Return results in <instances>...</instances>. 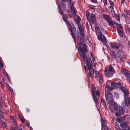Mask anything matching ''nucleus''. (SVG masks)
<instances>
[{
    "mask_svg": "<svg viewBox=\"0 0 130 130\" xmlns=\"http://www.w3.org/2000/svg\"><path fill=\"white\" fill-rule=\"evenodd\" d=\"M69 17V15L67 14H65L63 15L62 16L63 19L65 22L67 24H68V27H69L70 28V32L71 35L73 38L74 39L75 43H76L75 41L76 37L75 35V34L76 32V30L74 26L72 23H69L67 20V18Z\"/></svg>",
    "mask_w": 130,
    "mask_h": 130,
    "instance_id": "obj_1",
    "label": "nucleus"
},
{
    "mask_svg": "<svg viewBox=\"0 0 130 130\" xmlns=\"http://www.w3.org/2000/svg\"><path fill=\"white\" fill-rule=\"evenodd\" d=\"M78 49L81 57L83 59L85 58L86 60L87 57L85 55V53L88 51L86 45L85 44H83L82 42H80L79 44Z\"/></svg>",
    "mask_w": 130,
    "mask_h": 130,
    "instance_id": "obj_2",
    "label": "nucleus"
},
{
    "mask_svg": "<svg viewBox=\"0 0 130 130\" xmlns=\"http://www.w3.org/2000/svg\"><path fill=\"white\" fill-rule=\"evenodd\" d=\"M104 72L105 76L108 77H110L113 75L115 73V71L112 67L109 66L105 68Z\"/></svg>",
    "mask_w": 130,
    "mask_h": 130,
    "instance_id": "obj_3",
    "label": "nucleus"
},
{
    "mask_svg": "<svg viewBox=\"0 0 130 130\" xmlns=\"http://www.w3.org/2000/svg\"><path fill=\"white\" fill-rule=\"evenodd\" d=\"M86 15L87 19L90 24L95 23L96 19L95 14L91 13V14L89 12H87Z\"/></svg>",
    "mask_w": 130,
    "mask_h": 130,
    "instance_id": "obj_4",
    "label": "nucleus"
},
{
    "mask_svg": "<svg viewBox=\"0 0 130 130\" xmlns=\"http://www.w3.org/2000/svg\"><path fill=\"white\" fill-rule=\"evenodd\" d=\"M105 99L107 100L110 104L113 105L114 104L113 97L112 94L110 92L105 93Z\"/></svg>",
    "mask_w": 130,
    "mask_h": 130,
    "instance_id": "obj_5",
    "label": "nucleus"
},
{
    "mask_svg": "<svg viewBox=\"0 0 130 130\" xmlns=\"http://www.w3.org/2000/svg\"><path fill=\"white\" fill-rule=\"evenodd\" d=\"M95 77L98 81L100 83H102L103 82V78L101 74L97 71H95Z\"/></svg>",
    "mask_w": 130,
    "mask_h": 130,
    "instance_id": "obj_6",
    "label": "nucleus"
},
{
    "mask_svg": "<svg viewBox=\"0 0 130 130\" xmlns=\"http://www.w3.org/2000/svg\"><path fill=\"white\" fill-rule=\"evenodd\" d=\"M129 122L128 121H124L121 122L120 124V126L122 129L127 130V129L130 126L128 125Z\"/></svg>",
    "mask_w": 130,
    "mask_h": 130,
    "instance_id": "obj_7",
    "label": "nucleus"
},
{
    "mask_svg": "<svg viewBox=\"0 0 130 130\" xmlns=\"http://www.w3.org/2000/svg\"><path fill=\"white\" fill-rule=\"evenodd\" d=\"M121 73L127 77L130 76V71L126 69L122 68L121 69Z\"/></svg>",
    "mask_w": 130,
    "mask_h": 130,
    "instance_id": "obj_8",
    "label": "nucleus"
},
{
    "mask_svg": "<svg viewBox=\"0 0 130 130\" xmlns=\"http://www.w3.org/2000/svg\"><path fill=\"white\" fill-rule=\"evenodd\" d=\"M98 39L103 43H106V39L105 36L101 32H100L98 36Z\"/></svg>",
    "mask_w": 130,
    "mask_h": 130,
    "instance_id": "obj_9",
    "label": "nucleus"
},
{
    "mask_svg": "<svg viewBox=\"0 0 130 130\" xmlns=\"http://www.w3.org/2000/svg\"><path fill=\"white\" fill-rule=\"evenodd\" d=\"M125 55V53L122 51H119L117 54V56L120 60H121L122 58Z\"/></svg>",
    "mask_w": 130,
    "mask_h": 130,
    "instance_id": "obj_10",
    "label": "nucleus"
},
{
    "mask_svg": "<svg viewBox=\"0 0 130 130\" xmlns=\"http://www.w3.org/2000/svg\"><path fill=\"white\" fill-rule=\"evenodd\" d=\"M69 8L71 10V12L73 15H76V11L74 8V4L73 3L70 2V3Z\"/></svg>",
    "mask_w": 130,
    "mask_h": 130,
    "instance_id": "obj_11",
    "label": "nucleus"
},
{
    "mask_svg": "<svg viewBox=\"0 0 130 130\" xmlns=\"http://www.w3.org/2000/svg\"><path fill=\"white\" fill-rule=\"evenodd\" d=\"M86 59H87L86 60L85 58L83 59L84 60L85 63L88 66L89 70H93V68L92 65L93 64L92 63V62H90L88 61V59L87 57L86 58Z\"/></svg>",
    "mask_w": 130,
    "mask_h": 130,
    "instance_id": "obj_12",
    "label": "nucleus"
},
{
    "mask_svg": "<svg viewBox=\"0 0 130 130\" xmlns=\"http://www.w3.org/2000/svg\"><path fill=\"white\" fill-rule=\"evenodd\" d=\"M77 36L78 38L82 42L84 40V32H80L77 31Z\"/></svg>",
    "mask_w": 130,
    "mask_h": 130,
    "instance_id": "obj_13",
    "label": "nucleus"
},
{
    "mask_svg": "<svg viewBox=\"0 0 130 130\" xmlns=\"http://www.w3.org/2000/svg\"><path fill=\"white\" fill-rule=\"evenodd\" d=\"M122 84L121 83L119 82L117 83L114 82H113L111 84V86L112 87L113 89L114 88H120Z\"/></svg>",
    "mask_w": 130,
    "mask_h": 130,
    "instance_id": "obj_14",
    "label": "nucleus"
},
{
    "mask_svg": "<svg viewBox=\"0 0 130 130\" xmlns=\"http://www.w3.org/2000/svg\"><path fill=\"white\" fill-rule=\"evenodd\" d=\"M120 89L121 90L124 94V96H128L129 94L128 90L121 85Z\"/></svg>",
    "mask_w": 130,
    "mask_h": 130,
    "instance_id": "obj_15",
    "label": "nucleus"
},
{
    "mask_svg": "<svg viewBox=\"0 0 130 130\" xmlns=\"http://www.w3.org/2000/svg\"><path fill=\"white\" fill-rule=\"evenodd\" d=\"M124 99L125 105L130 106V98L128 97V96H124Z\"/></svg>",
    "mask_w": 130,
    "mask_h": 130,
    "instance_id": "obj_16",
    "label": "nucleus"
},
{
    "mask_svg": "<svg viewBox=\"0 0 130 130\" xmlns=\"http://www.w3.org/2000/svg\"><path fill=\"white\" fill-rule=\"evenodd\" d=\"M90 58L88 59V61L90 62H91L93 64L95 62V59L92 53L90 54Z\"/></svg>",
    "mask_w": 130,
    "mask_h": 130,
    "instance_id": "obj_17",
    "label": "nucleus"
},
{
    "mask_svg": "<svg viewBox=\"0 0 130 130\" xmlns=\"http://www.w3.org/2000/svg\"><path fill=\"white\" fill-rule=\"evenodd\" d=\"M101 123L102 128L104 130H108L107 126L105 121L104 120H103L102 121Z\"/></svg>",
    "mask_w": 130,
    "mask_h": 130,
    "instance_id": "obj_18",
    "label": "nucleus"
},
{
    "mask_svg": "<svg viewBox=\"0 0 130 130\" xmlns=\"http://www.w3.org/2000/svg\"><path fill=\"white\" fill-rule=\"evenodd\" d=\"M113 89V88L111 86V87H110L108 84L107 83L106 84L105 87V92H110L108 91H112Z\"/></svg>",
    "mask_w": 130,
    "mask_h": 130,
    "instance_id": "obj_19",
    "label": "nucleus"
},
{
    "mask_svg": "<svg viewBox=\"0 0 130 130\" xmlns=\"http://www.w3.org/2000/svg\"><path fill=\"white\" fill-rule=\"evenodd\" d=\"M101 102L103 106V107L105 109H106L107 108L106 104V103L104 99L103 98H101Z\"/></svg>",
    "mask_w": 130,
    "mask_h": 130,
    "instance_id": "obj_20",
    "label": "nucleus"
},
{
    "mask_svg": "<svg viewBox=\"0 0 130 130\" xmlns=\"http://www.w3.org/2000/svg\"><path fill=\"white\" fill-rule=\"evenodd\" d=\"M103 17L106 20L107 22L111 20V17L109 15L104 14L103 15Z\"/></svg>",
    "mask_w": 130,
    "mask_h": 130,
    "instance_id": "obj_21",
    "label": "nucleus"
},
{
    "mask_svg": "<svg viewBox=\"0 0 130 130\" xmlns=\"http://www.w3.org/2000/svg\"><path fill=\"white\" fill-rule=\"evenodd\" d=\"M108 23L110 26L113 27V28H114L116 27V26L117 25V24L112 21L111 20L108 22Z\"/></svg>",
    "mask_w": 130,
    "mask_h": 130,
    "instance_id": "obj_22",
    "label": "nucleus"
},
{
    "mask_svg": "<svg viewBox=\"0 0 130 130\" xmlns=\"http://www.w3.org/2000/svg\"><path fill=\"white\" fill-rule=\"evenodd\" d=\"M117 30L118 33L119 35L121 37H122L123 36L122 31L123 30H120L119 27H117Z\"/></svg>",
    "mask_w": 130,
    "mask_h": 130,
    "instance_id": "obj_23",
    "label": "nucleus"
},
{
    "mask_svg": "<svg viewBox=\"0 0 130 130\" xmlns=\"http://www.w3.org/2000/svg\"><path fill=\"white\" fill-rule=\"evenodd\" d=\"M78 26L80 32H84V27L81 24H78Z\"/></svg>",
    "mask_w": 130,
    "mask_h": 130,
    "instance_id": "obj_24",
    "label": "nucleus"
},
{
    "mask_svg": "<svg viewBox=\"0 0 130 130\" xmlns=\"http://www.w3.org/2000/svg\"><path fill=\"white\" fill-rule=\"evenodd\" d=\"M118 110L119 112L121 114H123L125 112V111L123 107L121 106H119L118 107Z\"/></svg>",
    "mask_w": 130,
    "mask_h": 130,
    "instance_id": "obj_25",
    "label": "nucleus"
},
{
    "mask_svg": "<svg viewBox=\"0 0 130 130\" xmlns=\"http://www.w3.org/2000/svg\"><path fill=\"white\" fill-rule=\"evenodd\" d=\"M59 8L63 10H65L66 9L65 4L63 2H62L61 4V6Z\"/></svg>",
    "mask_w": 130,
    "mask_h": 130,
    "instance_id": "obj_26",
    "label": "nucleus"
},
{
    "mask_svg": "<svg viewBox=\"0 0 130 130\" xmlns=\"http://www.w3.org/2000/svg\"><path fill=\"white\" fill-rule=\"evenodd\" d=\"M0 83L2 87H3V85L5 84V81L3 78L2 76H0Z\"/></svg>",
    "mask_w": 130,
    "mask_h": 130,
    "instance_id": "obj_27",
    "label": "nucleus"
},
{
    "mask_svg": "<svg viewBox=\"0 0 130 130\" xmlns=\"http://www.w3.org/2000/svg\"><path fill=\"white\" fill-rule=\"evenodd\" d=\"M94 74V70L93 69L91 70H89V77H91V78H92V76Z\"/></svg>",
    "mask_w": 130,
    "mask_h": 130,
    "instance_id": "obj_28",
    "label": "nucleus"
},
{
    "mask_svg": "<svg viewBox=\"0 0 130 130\" xmlns=\"http://www.w3.org/2000/svg\"><path fill=\"white\" fill-rule=\"evenodd\" d=\"M111 57L113 58H116V56L114 51H111L110 54Z\"/></svg>",
    "mask_w": 130,
    "mask_h": 130,
    "instance_id": "obj_29",
    "label": "nucleus"
},
{
    "mask_svg": "<svg viewBox=\"0 0 130 130\" xmlns=\"http://www.w3.org/2000/svg\"><path fill=\"white\" fill-rule=\"evenodd\" d=\"M17 124L14 125V127H12V130H15V129H17V130H22V128H21L18 126L17 125Z\"/></svg>",
    "mask_w": 130,
    "mask_h": 130,
    "instance_id": "obj_30",
    "label": "nucleus"
},
{
    "mask_svg": "<svg viewBox=\"0 0 130 130\" xmlns=\"http://www.w3.org/2000/svg\"><path fill=\"white\" fill-rule=\"evenodd\" d=\"M10 120V121L14 124V125L17 124L16 121L13 117H11Z\"/></svg>",
    "mask_w": 130,
    "mask_h": 130,
    "instance_id": "obj_31",
    "label": "nucleus"
},
{
    "mask_svg": "<svg viewBox=\"0 0 130 130\" xmlns=\"http://www.w3.org/2000/svg\"><path fill=\"white\" fill-rule=\"evenodd\" d=\"M92 96L93 101L96 104V106L97 105L98 103L97 99L95 95H92Z\"/></svg>",
    "mask_w": 130,
    "mask_h": 130,
    "instance_id": "obj_32",
    "label": "nucleus"
},
{
    "mask_svg": "<svg viewBox=\"0 0 130 130\" xmlns=\"http://www.w3.org/2000/svg\"><path fill=\"white\" fill-rule=\"evenodd\" d=\"M81 20L79 16H77V18L76 19L75 22L78 25V24H80L79 23V22Z\"/></svg>",
    "mask_w": 130,
    "mask_h": 130,
    "instance_id": "obj_33",
    "label": "nucleus"
},
{
    "mask_svg": "<svg viewBox=\"0 0 130 130\" xmlns=\"http://www.w3.org/2000/svg\"><path fill=\"white\" fill-rule=\"evenodd\" d=\"M123 120V119L122 117L118 118L116 119L117 121L119 123L122 122Z\"/></svg>",
    "mask_w": 130,
    "mask_h": 130,
    "instance_id": "obj_34",
    "label": "nucleus"
},
{
    "mask_svg": "<svg viewBox=\"0 0 130 130\" xmlns=\"http://www.w3.org/2000/svg\"><path fill=\"white\" fill-rule=\"evenodd\" d=\"M115 126L116 130H119L120 127L118 123L116 122L115 123Z\"/></svg>",
    "mask_w": 130,
    "mask_h": 130,
    "instance_id": "obj_35",
    "label": "nucleus"
},
{
    "mask_svg": "<svg viewBox=\"0 0 130 130\" xmlns=\"http://www.w3.org/2000/svg\"><path fill=\"white\" fill-rule=\"evenodd\" d=\"M96 89L94 87H93V90L91 91V93L92 95H95V92L96 91Z\"/></svg>",
    "mask_w": 130,
    "mask_h": 130,
    "instance_id": "obj_36",
    "label": "nucleus"
},
{
    "mask_svg": "<svg viewBox=\"0 0 130 130\" xmlns=\"http://www.w3.org/2000/svg\"><path fill=\"white\" fill-rule=\"evenodd\" d=\"M113 105L114 109L115 110H117L118 109V107L119 106H118V105L114 103V105Z\"/></svg>",
    "mask_w": 130,
    "mask_h": 130,
    "instance_id": "obj_37",
    "label": "nucleus"
},
{
    "mask_svg": "<svg viewBox=\"0 0 130 130\" xmlns=\"http://www.w3.org/2000/svg\"><path fill=\"white\" fill-rule=\"evenodd\" d=\"M108 8L111 10V12H112L114 11V8L113 5H110L109 6Z\"/></svg>",
    "mask_w": 130,
    "mask_h": 130,
    "instance_id": "obj_38",
    "label": "nucleus"
},
{
    "mask_svg": "<svg viewBox=\"0 0 130 130\" xmlns=\"http://www.w3.org/2000/svg\"><path fill=\"white\" fill-rule=\"evenodd\" d=\"M120 46V44H119L117 43L116 45H115V48L116 49H119Z\"/></svg>",
    "mask_w": 130,
    "mask_h": 130,
    "instance_id": "obj_39",
    "label": "nucleus"
},
{
    "mask_svg": "<svg viewBox=\"0 0 130 130\" xmlns=\"http://www.w3.org/2000/svg\"><path fill=\"white\" fill-rule=\"evenodd\" d=\"M3 73L5 74L6 76V77H8V73L4 69H3Z\"/></svg>",
    "mask_w": 130,
    "mask_h": 130,
    "instance_id": "obj_40",
    "label": "nucleus"
},
{
    "mask_svg": "<svg viewBox=\"0 0 130 130\" xmlns=\"http://www.w3.org/2000/svg\"><path fill=\"white\" fill-rule=\"evenodd\" d=\"M89 7L91 9L95 10V7L92 5H89Z\"/></svg>",
    "mask_w": 130,
    "mask_h": 130,
    "instance_id": "obj_41",
    "label": "nucleus"
},
{
    "mask_svg": "<svg viewBox=\"0 0 130 130\" xmlns=\"http://www.w3.org/2000/svg\"><path fill=\"white\" fill-rule=\"evenodd\" d=\"M0 125H1L2 127L5 128H6V125L4 123L2 122V123L0 124Z\"/></svg>",
    "mask_w": 130,
    "mask_h": 130,
    "instance_id": "obj_42",
    "label": "nucleus"
},
{
    "mask_svg": "<svg viewBox=\"0 0 130 130\" xmlns=\"http://www.w3.org/2000/svg\"><path fill=\"white\" fill-rule=\"evenodd\" d=\"M125 13L128 15H130V11L129 10H126L124 11Z\"/></svg>",
    "mask_w": 130,
    "mask_h": 130,
    "instance_id": "obj_43",
    "label": "nucleus"
},
{
    "mask_svg": "<svg viewBox=\"0 0 130 130\" xmlns=\"http://www.w3.org/2000/svg\"><path fill=\"white\" fill-rule=\"evenodd\" d=\"M59 13L61 14H62L63 13L64 11V10H63L62 9H60V8H59Z\"/></svg>",
    "mask_w": 130,
    "mask_h": 130,
    "instance_id": "obj_44",
    "label": "nucleus"
},
{
    "mask_svg": "<svg viewBox=\"0 0 130 130\" xmlns=\"http://www.w3.org/2000/svg\"><path fill=\"white\" fill-rule=\"evenodd\" d=\"M110 44L111 45V47L112 48L114 49L115 48V45L112 42H110Z\"/></svg>",
    "mask_w": 130,
    "mask_h": 130,
    "instance_id": "obj_45",
    "label": "nucleus"
},
{
    "mask_svg": "<svg viewBox=\"0 0 130 130\" xmlns=\"http://www.w3.org/2000/svg\"><path fill=\"white\" fill-rule=\"evenodd\" d=\"M102 1L104 3V6H105L107 5V0H102Z\"/></svg>",
    "mask_w": 130,
    "mask_h": 130,
    "instance_id": "obj_46",
    "label": "nucleus"
},
{
    "mask_svg": "<svg viewBox=\"0 0 130 130\" xmlns=\"http://www.w3.org/2000/svg\"><path fill=\"white\" fill-rule=\"evenodd\" d=\"M119 26H117V27H119L120 30H123V27L121 26V24H118Z\"/></svg>",
    "mask_w": 130,
    "mask_h": 130,
    "instance_id": "obj_47",
    "label": "nucleus"
},
{
    "mask_svg": "<svg viewBox=\"0 0 130 130\" xmlns=\"http://www.w3.org/2000/svg\"><path fill=\"white\" fill-rule=\"evenodd\" d=\"M0 116L3 118L4 117V115L3 113L2 112L1 110H0Z\"/></svg>",
    "mask_w": 130,
    "mask_h": 130,
    "instance_id": "obj_48",
    "label": "nucleus"
},
{
    "mask_svg": "<svg viewBox=\"0 0 130 130\" xmlns=\"http://www.w3.org/2000/svg\"><path fill=\"white\" fill-rule=\"evenodd\" d=\"M116 20L117 21H118L120 22V18H119V16L118 15H116Z\"/></svg>",
    "mask_w": 130,
    "mask_h": 130,
    "instance_id": "obj_49",
    "label": "nucleus"
},
{
    "mask_svg": "<svg viewBox=\"0 0 130 130\" xmlns=\"http://www.w3.org/2000/svg\"><path fill=\"white\" fill-rule=\"evenodd\" d=\"M20 119L21 120V121L23 122H25V120L24 118H23L22 117H19Z\"/></svg>",
    "mask_w": 130,
    "mask_h": 130,
    "instance_id": "obj_50",
    "label": "nucleus"
},
{
    "mask_svg": "<svg viewBox=\"0 0 130 130\" xmlns=\"http://www.w3.org/2000/svg\"><path fill=\"white\" fill-rule=\"evenodd\" d=\"M8 88L10 90V91H11L13 92V89L11 87L9 86V85H8Z\"/></svg>",
    "mask_w": 130,
    "mask_h": 130,
    "instance_id": "obj_51",
    "label": "nucleus"
},
{
    "mask_svg": "<svg viewBox=\"0 0 130 130\" xmlns=\"http://www.w3.org/2000/svg\"><path fill=\"white\" fill-rule=\"evenodd\" d=\"M115 115L117 117L120 116V114H121L119 112V113L117 112H116L115 113Z\"/></svg>",
    "mask_w": 130,
    "mask_h": 130,
    "instance_id": "obj_52",
    "label": "nucleus"
},
{
    "mask_svg": "<svg viewBox=\"0 0 130 130\" xmlns=\"http://www.w3.org/2000/svg\"><path fill=\"white\" fill-rule=\"evenodd\" d=\"M109 2L111 5H114V3L111 0H109Z\"/></svg>",
    "mask_w": 130,
    "mask_h": 130,
    "instance_id": "obj_53",
    "label": "nucleus"
},
{
    "mask_svg": "<svg viewBox=\"0 0 130 130\" xmlns=\"http://www.w3.org/2000/svg\"><path fill=\"white\" fill-rule=\"evenodd\" d=\"M8 79V81H9V83L10 84H12V82H11V80L10 79H9V78L8 77H6Z\"/></svg>",
    "mask_w": 130,
    "mask_h": 130,
    "instance_id": "obj_54",
    "label": "nucleus"
},
{
    "mask_svg": "<svg viewBox=\"0 0 130 130\" xmlns=\"http://www.w3.org/2000/svg\"><path fill=\"white\" fill-rule=\"evenodd\" d=\"M90 1L92 2L96 3L98 2L96 0H90Z\"/></svg>",
    "mask_w": 130,
    "mask_h": 130,
    "instance_id": "obj_55",
    "label": "nucleus"
},
{
    "mask_svg": "<svg viewBox=\"0 0 130 130\" xmlns=\"http://www.w3.org/2000/svg\"><path fill=\"white\" fill-rule=\"evenodd\" d=\"M95 93L97 95H100V92L98 90L96 91L95 92Z\"/></svg>",
    "mask_w": 130,
    "mask_h": 130,
    "instance_id": "obj_56",
    "label": "nucleus"
},
{
    "mask_svg": "<svg viewBox=\"0 0 130 130\" xmlns=\"http://www.w3.org/2000/svg\"><path fill=\"white\" fill-rule=\"evenodd\" d=\"M3 64L2 63L1 61L0 62V67L2 68L3 67Z\"/></svg>",
    "mask_w": 130,
    "mask_h": 130,
    "instance_id": "obj_57",
    "label": "nucleus"
},
{
    "mask_svg": "<svg viewBox=\"0 0 130 130\" xmlns=\"http://www.w3.org/2000/svg\"><path fill=\"white\" fill-rule=\"evenodd\" d=\"M95 29L97 31H99L100 30V28L98 27H96L95 28Z\"/></svg>",
    "mask_w": 130,
    "mask_h": 130,
    "instance_id": "obj_58",
    "label": "nucleus"
},
{
    "mask_svg": "<svg viewBox=\"0 0 130 130\" xmlns=\"http://www.w3.org/2000/svg\"><path fill=\"white\" fill-rule=\"evenodd\" d=\"M71 0H62V2H67L68 1H70Z\"/></svg>",
    "mask_w": 130,
    "mask_h": 130,
    "instance_id": "obj_59",
    "label": "nucleus"
},
{
    "mask_svg": "<svg viewBox=\"0 0 130 130\" xmlns=\"http://www.w3.org/2000/svg\"><path fill=\"white\" fill-rule=\"evenodd\" d=\"M26 124L27 126L28 127L29 126V123H28L27 122H26Z\"/></svg>",
    "mask_w": 130,
    "mask_h": 130,
    "instance_id": "obj_60",
    "label": "nucleus"
},
{
    "mask_svg": "<svg viewBox=\"0 0 130 130\" xmlns=\"http://www.w3.org/2000/svg\"><path fill=\"white\" fill-rule=\"evenodd\" d=\"M122 16L125 17V18H126V15L124 14H122Z\"/></svg>",
    "mask_w": 130,
    "mask_h": 130,
    "instance_id": "obj_61",
    "label": "nucleus"
},
{
    "mask_svg": "<svg viewBox=\"0 0 130 130\" xmlns=\"http://www.w3.org/2000/svg\"><path fill=\"white\" fill-rule=\"evenodd\" d=\"M125 0H122L121 1V4H122L123 3L125 2Z\"/></svg>",
    "mask_w": 130,
    "mask_h": 130,
    "instance_id": "obj_62",
    "label": "nucleus"
},
{
    "mask_svg": "<svg viewBox=\"0 0 130 130\" xmlns=\"http://www.w3.org/2000/svg\"><path fill=\"white\" fill-rule=\"evenodd\" d=\"M127 78L128 79V80H129V83H130V76L128 77H127Z\"/></svg>",
    "mask_w": 130,
    "mask_h": 130,
    "instance_id": "obj_63",
    "label": "nucleus"
},
{
    "mask_svg": "<svg viewBox=\"0 0 130 130\" xmlns=\"http://www.w3.org/2000/svg\"><path fill=\"white\" fill-rule=\"evenodd\" d=\"M128 30L129 31V33H130V28H128Z\"/></svg>",
    "mask_w": 130,
    "mask_h": 130,
    "instance_id": "obj_64",
    "label": "nucleus"
}]
</instances>
